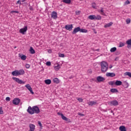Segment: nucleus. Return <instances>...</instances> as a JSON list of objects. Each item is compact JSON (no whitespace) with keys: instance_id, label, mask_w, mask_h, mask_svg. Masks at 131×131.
<instances>
[{"instance_id":"28","label":"nucleus","mask_w":131,"mask_h":131,"mask_svg":"<svg viewBox=\"0 0 131 131\" xmlns=\"http://www.w3.org/2000/svg\"><path fill=\"white\" fill-rule=\"evenodd\" d=\"M80 32H82V33H88V30L84 29H80Z\"/></svg>"},{"instance_id":"25","label":"nucleus","mask_w":131,"mask_h":131,"mask_svg":"<svg viewBox=\"0 0 131 131\" xmlns=\"http://www.w3.org/2000/svg\"><path fill=\"white\" fill-rule=\"evenodd\" d=\"M111 92L114 94V93H118V90L116 89H111Z\"/></svg>"},{"instance_id":"18","label":"nucleus","mask_w":131,"mask_h":131,"mask_svg":"<svg viewBox=\"0 0 131 131\" xmlns=\"http://www.w3.org/2000/svg\"><path fill=\"white\" fill-rule=\"evenodd\" d=\"M113 25V23L110 22L109 23L106 24L105 25H104V28H107V27H110V26H112Z\"/></svg>"},{"instance_id":"56","label":"nucleus","mask_w":131,"mask_h":131,"mask_svg":"<svg viewBox=\"0 0 131 131\" xmlns=\"http://www.w3.org/2000/svg\"><path fill=\"white\" fill-rule=\"evenodd\" d=\"M73 76H70V77H69V79H71V78H73Z\"/></svg>"},{"instance_id":"26","label":"nucleus","mask_w":131,"mask_h":131,"mask_svg":"<svg viewBox=\"0 0 131 131\" xmlns=\"http://www.w3.org/2000/svg\"><path fill=\"white\" fill-rule=\"evenodd\" d=\"M95 20H102V16H101L100 15L95 16Z\"/></svg>"},{"instance_id":"29","label":"nucleus","mask_w":131,"mask_h":131,"mask_svg":"<svg viewBox=\"0 0 131 131\" xmlns=\"http://www.w3.org/2000/svg\"><path fill=\"white\" fill-rule=\"evenodd\" d=\"M53 80V82H55V83H59V82H60V81H59V79H58V78H54Z\"/></svg>"},{"instance_id":"15","label":"nucleus","mask_w":131,"mask_h":131,"mask_svg":"<svg viewBox=\"0 0 131 131\" xmlns=\"http://www.w3.org/2000/svg\"><path fill=\"white\" fill-rule=\"evenodd\" d=\"M12 75H13V76H18L19 75V72H18V70H15L14 71H13L11 73Z\"/></svg>"},{"instance_id":"30","label":"nucleus","mask_w":131,"mask_h":131,"mask_svg":"<svg viewBox=\"0 0 131 131\" xmlns=\"http://www.w3.org/2000/svg\"><path fill=\"white\" fill-rule=\"evenodd\" d=\"M124 75L125 76H129V77H131V73L129 72H126L124 73Z\"/></svg>"},{"instance_id":"57","label":"nucleus","mask_w":131,"mask_h":131,"mask_svg":"<svg viewBox=\"0 0 131 131\" xmlns=\"http://www.w3.org/2000/svg\"><path fill=\"white\" fill-rule=\"evenodd\" d=\"M25 1H26V0H22L21 2L23 3V2H25Z\"/></svg>"},{"instance_id":"13","label":"nucleus","mask_w":131,"mask_h":131,"mask_svg":"<svg viewBox=\"0 0 131 131\" xmlns=\"http://www.w3.org/2000/svg\"><path fill=\"white\" fill-rule=\"evenodd\" d=\"M97 81H98V82H102V81H104V80H105V79L103 77L98 76L97 77Z\"/></svg>"},{"instance_id":"53","label":"nucleus","mask_w":131,"mask_h":131,"mask_svg":"<svg viewBox=\"0 0 131 131\" xmlns=\"http://www.w3.org/2000/svg\"><path fill=\"white\" fill-rule=\"evenodd\" d=\"M57 114H58V115H60V116H62V115H63V114H62V113H59V112H58V113H57Z\"/></svg>"},{"instance_id":"9","label":"nucleus","mask_w":131,"mask_h":131,"mask_svg":"<svg viewBox=\"0 0 131 131\" xmlns=\"http://www.w3.org/2000/svg\"><path fill=\"white\" fill-rule=\"evenodd\" d=\"M77 32H80V27L75 28L72 32V34H75Z\"/></svg>"},{"instance_id":"19","label":"nucleus","mask_w":131,"mask_h":131,"mask_svg":"<svg viewBox=\"0 0 131 131\" xmlns=\"http://www.w3.org/2000/svg\"><path fill=\"white\" fill-rule=\"evenodd\" d=\"M54 69L56 70V71H58V70H59L61 68V67H60V64H57L56 66H55L54 67Z\"/></svg>"},{"instance_id":"40","label":"nucleus","mask_w":131,"mask_h":131,"mask_svg":"<svg viewBox=\"0 0 131 131\" xmlns=\"http://www.w3.org/2000/svg\"><path fill=\"white\" fill-rule=\"evenodd\" d=\"M51 61H47L46 62L47 66H51Z\"/></svg>"},{"instance_id":"20","label":"nucleus","mask_w":131,"mask_h":131,"mask_svg":"<svg viewBox=\"0 0 131 131\" xmlns=\"http://www.w3.org/2000/svg\"><path fill=\"white\" fill-rule=\"evenodd\" d=\"M119 130L120 131H126V128L124 126H120L119 127Z\"/></svg>"},{"instance_id":"23","label":"nucleus","mask_w":131,"mask_h":131,"mask_svg":"<svg viewBox=\"0 0 131 131\" xmlns=\"http://www.w3.org/2000/svg\"><path fill=\"white\" fill-rule=\"evenodd\" d=\"M88 18L90 20H96V15H90L88 17Z\"/></svg>"},{"instance_id":"24","label":"nucleus","mask_w":131,"mask_h":131,"mask_svg":"<svg viewBox=\"0 0 131 131\" xmlns=\"http://www.w3.org/2000/svg\"><path fill=\"white\" fill-rule=\"evenodd\" d=\"M45 82L46 84H51L52 81L50 79H46L45 80Z\"/></svg>"},{"instance_id":"3","label":"nucleus","mask_w":131,"mask_h":131,"mask_svg":"<svg viewBox=\"0 0 131 131\" xmlns=\"http://www.w3.org/2000/svg\"><path fill=\"white\" fill-rule=\"evenodd\" d=\"M12 79L16 81V82H17V83H19V84H25V81H23L22 80H20L19 78L13 77Z\"/></svg>"},{"instance_id":"12","label":"nucleus","mask_w":131,"mask_h":131,"mask_svg":"<svg viewBox=\"0 0 131 131\" xmlns=\"http://www.w3.org/2000/svg\"><path fill=\"white\" fill-rule=\"evenodd\" d=\"M116 74L114 73H106V76L107 77H114L115 76Z\"/></svg>"},{"instance_id":"38","label":"nucleus","mask_w":131,"mask_h":131,"mask_svg":"<svg viewBox=\"0 0 131 131\" xmlns=\"http://www.w3.org/2000/svg\"><path fill=\"white\" fill-rule=\"evenodd\" d=\"M126 24H129L130 23V18H128L126 20Z\"/></svg>"},{"instance_id":"8","label":"nucleus","mask_w":131,"mask_h":131,"mask_svg":"<svg viewBox=\"0 0 131 131\" xmlns=\"http://www.w3.org/2000/svg\"><path fill=\"white\" fill-rule=\"evenodd\" d=\"M25 86L30 92L31 94H32V95L34 94V92H33V91L32 90V88H31V86H30V84H28L26 85Z\"/></svg>"},{"instance_id":"41","label":"nucleus","mask_w":131,"mask_h":131,"mask_svg":"<svg viewBox=\"0 0 131 131\" xmlns=\"http://www.w3.org/2000/svg\"><path fill=\"white\" fill-rule=\"evenodd\" d=\"M119 47H120V48H122V47H124V43H123L122 42H120Z\"/></svg>"},{"instance_id":"35","label":"nucleus","mask_w":131,"mask_h":131,"mask_svg":"<svg viewBox=\"0 0 131 131\" xmlns=\"http://www.w3.org/2000/svg\"><path fill=\"white\" fill-rule=\"evenodd\" d=\"M108 84L110 85H113L114 84H115V81H112L108 82Z\"/></svg>"},{"instance_id":"39","label":"nucleus","mask_w":131,"mask_h":131,"mask_svg":"<svg viewBox=\"0 0 131 131\" xmlns=\"http://www.w3.org/2000/svg\"><path fill=\"white\" fill-rule=\"evenodd\" d=\"M59 57H60L61 58H64V57H65V55H64V54H59Z\"/></svg>"},{"instance_id":"21","label":"nucleus","mask_w":131,"mask_h":131,"mask_svg":"<svg viewBox=\"0 0 131 131\" xmlns=\"http://www.w3.org/2000/svg\"><path fill=\"white\" fill-rule=\"evenodd\" d=\"M18 75H23V74L25 73V71H24L23 69L18 70Z\"/></svg>"},{"instance_id":"10","label":"nucleus","mask_w":131,"mask_h":131,"mask_svg":"<svg viewBox=\"0 0 131 131\" xmlns=\"http://www.w3.org/2000/svg\"><path fill=\"white\" fill-rule=\"evenodd\" d=\"M65 28L67 30H69V31H71L72 30V28H73V25H67L65 26Z\"/></svg>"},{"instance_id":"17","label":"nucleus","mask_w":131,"mask_h":131,"mask_svg":"<svg viewBox=\"0 0 131 131\" xmlns=\"http://www.w3.org/2000/svg\"><path fill=\"white\" fill-rule=\"evenodd\" d=\"M126 43L127 44L128 49H130V48H131V39L127 40L126 41Z\"/></svg>"},{"instance_id":"31","label":"nucleus","mask_w":131,"mask_h":131,"mask_svg":"<svg viewBox=\"0 0 131 131\" xmlns=\"http://www.w3.org/2000/svg\"><path fill=\"white\" fill-rule=\"evenodd\" d=\"M116 50H117L116 47H114V48H112L111 49L110 52L111 53H114V52H115L116 51Z\"/></svg>"},{"instance_id":"27","label":"nucleus","mask_w":131,"mask_h":131,"mask_svg":"<svg viewBox=\"0 0 131 131\" xmlns=\"http://www.w3.org/2000/svg\"><path fill=\"white\" fill-rule=\"evenodd\" d=\"M30 52L31 54H35V51L34 50V49H33L32 47H30Z\"/></svg>"},{"instance_id":"42","label":"nucleus","mask_w":131,"mask_h":131,"mask_svg":"<svg viewBox=\"0 0 131 131\" xmlns=\"http://www.w3.org/2000/svg\"><path fill=\"white\" fill-rule=\"evenodd\" d=\"M66 121H67V123H69V122H71V120L67 118V120H66Z\"/></svg>"},{"instance_id":"36","label":"nucleus","mask_w":131,"mask_h":131,"mask_svg":"<svg viewBox=\"0 0 131 131\" xmlns=\"http://www.w3.org/2000/svg\"><path fill=\"white\" fill-rule=\"evenodd\" d=\"M14 13H16V14H19V11H15V10H12L10 12L11 14H14Z\"/></svg>"},{"instance_id":"44","label":"nucleus","mask_w":131,"mask_h":131,"mask_svg":"<svg viewBox=\"0 0 131 131\" xmlns=\"http://www.w3.org/2000/svg\"><path fill=\"white\" fill-rule=\"evenodd\" d=\"M4 111H3L2 107H0V114H3Z\"/></svg>"},{"instance_id":"33","label":"nucleus","mask_w":131,"mask_h":131,"mask_svg":"<svg viewBox=\"0 0 131 131\" xmlns=\"http://www.w3.org/2000/svg\"><path fill=\"white\" fill-rule=\"evenodd\" d=\"M62 2L65 4H70V3H71V0H63Z\"/></svg>"},{"instance_id":"54","label":"nucleus","mask_w":131,"mask_h":131,"mask_svg":"<svg viewBox=\"0 0 131 131\" xmlns=\"http://www.w3.org/2000/svg\"><path fill=\"white\" fill-rule=\"evenodd\" d=\"M38 123L39 125H40V126H41V122L38 121Z\"/></svg>"},{"instance_id":"16","label":"nucleus","mask_w":131,"mask_h":131,"mask_svg":"<svg viewBox=\"0 0 131 131\" xmlns=\"http://www.w3.org/2000/svg\"><path fill=\"white\" fill-rule=\"evenodd\" d=\"M88 105L89 106H94V105H97V101H90L89 102H88Z\"/></svg>"},{"instance_id":"49","label":"nucleus","mask_w":131,"mask_h":131,"mask_svg":"<svg viewBox=\"0 0 131 131\" xmlns=\"http://www.w3.org/2000/svg\"><path fill=\"white\" fill-rule=\"evenodd\" d=\"M19 4L20 5H21V1L20 0H18L17 2H16V5Z\"/></svg>"},{"instance_id":"7","label":"nucleus","mask_w":131,"mask_h":131,"mask_svg":"<svg viewBox=\"0 0 131 131\" xmlns=\"http://www.w3.org/2000/svg\"><path fill=\"white\" fill-rule=\"evenodd\" d=\"M27 26H25L24 28L20 29L19 30V33H21V34H25V32L27 31Z\"/></svg>"},{"instance_id":"47","label":"nucleus","mask_w":131,"mask_h":131,"mask_svg":"<svg viewBox=\"0 0 131 131\" xmlns=\"http://www.w3.org/2000/svg\"><path fill=\"white\" fill-rule=\"evenodd\" d=\"M76 14L77 15H79V14H80V11L79 10H77L76 12H75Z\"/></svg>"},{"instance_id":"43","label":"nucleus","mask_w":131,"mask_h":131,"mask_svg":"<svg viewBox=\"0 0 131 131\" xmlns=\"http://www.w3.org/2000/svg\"><path fill=\"white\" fill-rule=\"evenodd\" d=\"M6 100L10 102V101H11V98L9 97H7L6 98Z\"/></svg>"},{"instance_id":"32","label":"nucleus","mask_w":131,"mask_h":131,"mask_svg":"<svg viewBox=\"0 0 131 131\" xmlns=\"http://www.w3.org/2000/svg\"><path fill=\"white\" fill-rule=\"evenodd\" d=\"M20 58L21 59V60H23V61H25L27 57L26 55H22L20 56Z\"/></svg>"},{"instance_id":"22","label":"nucleus","mask_w":131,"mask_h":131,"mask_svg":"<svg viewBox=\"0 0 131 131\" xmlns=\"http://www.w3.org/2000/svg\"><path fill=\"white\" fill-rule=\"evenodd\" d=\"M122 84V82L120 80H116L115 81V85H121Z\"/></svg>"},{"instance_id":"34","label":"nucleus","mask_w":131,"mask_h":131,"mask_svg":"<svg viewBox=\"0 0 131 131\" xmlns=\"http://www.w3.org/2000/svg\"><path fill=\"white\" fill-rule=\"evenodd\" d=\"M130 4V2H129V1L127 0L125 2L124 6H126V5H129Z\"/></svg>"},{"instance_id":"4","label":"nucleus","mask_w":131,"mask_h":131,"mask_svg":"<svg viewBox=\"0 0 131 131\" xmlns=\"http://www.w3.org/2000/svg\"><path fill=\"white\" fill-rule=\"evenodd\" d=\"M20 100L19 98H15L13 99L12 101V103L14 105H19V103H20Z\"/></svg>"},{"instance_id":"6","label":"nucleus","mask_w":131,"mask_h":131,"mask_svg":"<svg viewBox=\"0 0 131 131\" xmlns=\"http://www.w3.org/2000/svg\"><path fill=\"white\" fill-rule=\"evenodd\" d=\"M51 18L53 19H57L58 18V14L55 11H53L51 14Z\"/></svg>"},{"instance_id":"48","label":"nucleus","mask_w":131,"mask_h":131,"mask_svg":"<svg viewBox=\"0 0 131 131\" xmlns=\"http://www.w3.org/2000/svg\"><path fill=\"white\" fill-rule=\"evenodd\" d=\"M92 8L96 9V3L92 4Z\"/></svg>"},{"instance_id":"11","label":"nucleus","mask_w":131,"mask_h":131,"mask_svg":"<svg viewBox=\"0 0 131 131\" xmlns=\"http://www.w3.org/2000/svg\"><path fill=\"white\" fill-rule=\"evenodd\" d=\"M98 12H99L101 15L106 16V13L104 12V8H103V7H101L100 9H98Z\"/></svg>"},{"instance_id":"51","label":"nucleus","mask_w":131,"mask_h":131,"mask_svg":"<svg viewBox=\"0 0 131 131\" xmlns=\"http://www.w3.org/2000/svg\"><path fill=\"white\" fill-rule=\"evenodd\" d=\"M123 86H124V88H125V89H126V82H125L124 83V84L123 85Z\"/></svg>"},{"instance_id":"52","label":"nucleus","mask_w":131,"mask_h":131,"mask_svg":"<svg viewBox=\"0 0 131 131\" xmlns=\"http://www.w3.org/2000/svg\"><path fill=\"white\" fill-rule=\"evenodd\" d=\"M29 10H30V11H33V8L32 6H30V7H29Z\"/></svg>"},{"instance_id":"37","label":"nucleus","mask_w":131,"mask_h":131,"mask_svg":"<svg viewBox=\"0 0 131 131\" xmlns=\"http://www.w3.org/2000/svg\"><path fill=\"white\" fill-rule=\"evenodd\" d=\"M61 118L63 120H66L67 119V117H66L64 115H61Z\"/></svg>"},{"instance_id":"50","label":"nucleus","mask_w":131,"mask_h":131,"mask_svg":"<svg viewBox=\"0 0 131 131\" xmlns=\"http://www.w3.org/2000/svg\"><path fill=\"white\" fill-rule=\"evenodd\" d=\"M78 115H79V116H84V115H83L80 113H78Z\"/></svg>"},{"instance_id":"55","label":"nucleus","mask_w":131,"mask_h":131,"mask_svg":"<svg viewBox=\"0 0 131 131\" xmlns=\"http://www.w3.org/2000/svg\"><path fill=\"white\" fill-rule=\"evenodd\" d=\"M113 67V66H112V65H110L109 67L110 69H111V68H112Z\"/></svg>"},{"instance_id":"1","label":"nucleus","mask_w":131,"mask_h":131,"mask_svg":"<svg viewBox=\"0 0 131 131\" xmlns=\"http://www.w3.org/2000/svg\"><path fill=\"white\" fill-rule=\"evenodd\" d=\"M27 111L29 114H31V115H33V114H38V113L40 112V110H39V108H38L37 106H34L32 107L29 106Z\"/></svg>"},{"instance_id":"5","label":"nucleus","mask_w":131,"mask_h":131,"mask_svg":"<svg viewBox=\"0 0 131 131\" xmlns=\"http://www.w3.org/2000/svg\"><path fill=\"white\" fill-rule=\"evenodd\" d=\"M109 104L111 106H117L118 105V101L115 100L109 102Z\"/></svg>"},{"instance_id":"46","label":"nucleus","mask_w":131,"mask_h":131,"mask_svg":"<svg viewBox=\"0 0 131 131\" xmlns=\"http://www.w3.org/2000/svg\"><path fill=\"white\" fill-rule=\"evenodd\" d=\"M77 100L79 101V102H82V101H83V99H82L81 98H77Z\"/></svg>"},{"instance_id":"45","label":"nucleus","mask_w":131,"mask_h":131,"mask_svg":"<svg viewBox=\"0 0 131 131\" xmlns=\"http://www.w3.org/2000/svg\"><path fill=\"white\" fill-rule=\"evenodd\" d=\"M30 68V65H29V64H26V68H27V69H28Z\"/></svg>"},{"instance_id":"2","label":"nucleus","mask_w":131,"mask_h":131,"mask_svg":"<svg viewBox=\"0 0 131 131\" xmlns=\"http://www.w3.org/2000/svg\"><path fill=\"white\" fill-rule=\"evenodd\" d=\"M100 66L101 71L102 73H105V72H107L108 68V63L107 62L104 61L101 62Z\"/></svg>"},{"instance_id":"14","label":"nucleus","mask_w":131,"mask_h":131,"mask_svg":"<svg viewBox=\"0 0 131 131\" xmlns=\"http://www.w3.org/2000/svg\"><path fill=\"white\" fill-rule=\"evenodd\" d=\"M29 127V131H34V129H35V125H33V124H30Z\"/></svg>"}]
</instances>
